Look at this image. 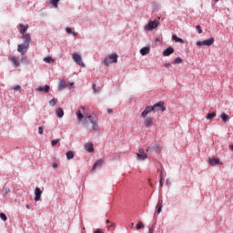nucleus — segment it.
<instances>
[{
  "mask_svg": "<svg viewBox=\"0 0 233 233\" xmlns=\"http://www.w3.org/2000/svg\"><path fill=\"white\" fill-rule=\"evenodd\" d=\"M137 157V159H139L140 161H145V159H147V157H148L147 153H145V149H143V148H140L138 150Z\"/></svg>",
  "mask_w": 233,
  "mask_h": 233,
  "instance_id": "8",
  "label": "nucleus"
},
{
  "mask_svg": "<svg viewBox=\"0 0 233 233\" xmlns=\"http://www.w3.org/2000/svg\"><path fill=\"white\" fill-rule=\"evenodd\" d=\"M56 104H57V99H56V98H53V99H51V100L49 101V105H50L51 106H56Z\"/></svg>",
  "mask_w": 233,
  "mask_h": 233,
  "instance_id": "30",
  "label": "nucleus"
},
{
  "mask_svg": "<svg viewBox=\"0 0 233 233\" xmlns=\"http://www.w3.org/2000/svg\"><path fill=\"white\" fill-rule=\"evenodd\" d=\"M26 30H28V25L20 24V34H22V35H25Z\"/></svg>",
  "mask_w": 233,
  "mask_h": 233,
  "instance_id": "15",
  "label": "nucleus"
},
{
  "mask_svg": "<svg viewBox=\"0 0 233 233\" xmlns=\"http://www.w3.org/2000/svg\"><path fill=\"white\" fill-rule=\"evenodd\" d=\"M43 130H44L43 127H38V134H40V136H42Z\"/></svg>",
  "mask_w": 233,
  "mask_h": 233,
  "instance_id": "38",
  "label": "nucleus"
},
{
  "mask_svg": "<svg viewBox=\"0 0 233 233\" xmlns=\"http://www.w3.org/2000/svg\"><path fill=\"white\" fill-rule=\"evenodd\" d=\"M217 3H218V1H219V0H215Z\"/></svg>",
  "mask_w": 233,
  "mask_h": 233,
  "instance_id": "53",
  "label": "nucleus"
},
{
  "mask_svg": "<svg viewBox=\"0 0 233 233\" xmlns=\"http://www.w3.org/2000/svg\"><path fill=\"white\" fill-rule=\"evenodd\" d=\"M70 86H74V83H71V84H70Z\"/></svg>",
  "mask_w": 233,
  "mask_h": 233,
  "instance_id": "50",
  "label": "nucleus"
},
{
  "mask_svg": "<svg viewBox=\"0 0 233 233\" xmlns=\"http://www.w3.org/2000/svg\"><path fill=\"white\" fill-rule=\"evenodd\" d=\"M0 218L3 221H6V219H8V218H6V215L5 213H0Z\"/></svg>",
  "mask_w": 233,
  "mask_h": 233,
  "instance_id": "33",
  "label": "nucleus"
},
{
  "mask_svg": "<svg viewBox=\"0 0 233 233\" xmlns=\"http://www.w3.org/2000/svg\"><path fill=\"white\" fill-rule=\"evenodd\" d=\"M28 48H30V46H27V44L22 43L17 46V52H19L21 56H25V54L28 52Z\"/></svg>",
  "mask_w": 233,
  "mask_h": 233,
  "instance_id": "6",
  "label": "nucleus"
},
{
  "mask_svg": "<svg viewBox=\"0 0 233 233\" xmlns=\"http://www.w3.org/2000/svg\"><path fill=\"white\" fill-rule=\"evenodd\" d=\"M144 127L147 128H150L152 127V124L154 123V118L152 116L144 117Z\"/></svg>",
  "mask_w": 233,
  "mask_h": 233,
  "instance_id": "9",
  "label": "nucleus"
},
{
  "mask_svg": "<svg viewBox=\"0 0 233 233\" xmlns=\"http://www.w3.org/2000/svg\"><path fill=\"white\" fill-rule=\"evenodd\" d=\"M165 103L164 102H158L153 106H148L146 107V109L141 113L142 117H147L150 112H165L167 110V107H165Z\"/></svg>",
  "mask_w": 233,
  "mask_h": 233,
  "instance_id": "2",
  "label": "nucleus"
},
{
  "mask_svg": "<svg viewBox=\"0 0 233 233\" xmlns=\"http://www.w3.org/2000/svg\"><path fill=\"white\" fill-rule=\"evenodd\" d=\"M56 114L57 116V117H63V116H65V111H63V108L61 107H58L56 110Z\"/></svg>",
  "mask_w": 233,
  "mask_h": 233,
  "instance_id": "20",
  "label": "nucleus"
},
{
  "mask_svg": "<svg viewBox=\"0 0 233 233\" xmlns=\"http://www.w3.org/2000/svg\"><path fill=\"white\" fill-rule=\"evenodd\" d=\"M117 54H111L108 56V57H106L104 59V65L106 66H109V65H112V63H117Z\"/></svg>",
  "mask_w": 233,
  "mask_h": 233,
  "instance_id": "3",
  "label": "nucleus"
},
{
  "mask_svg": "<svg viewBox=\"0 0 233 233\" xmlns=\"http://www.w3.org/2000/svg\"><path fill=\"white\" fill-rule=\"evenodd\" d=\"M157 214H161V210L163 208V200L158 201V203L157 205Z\"/></svg>",
  "mask_w": 233,
  "mask_h": 233,
  "instance_id": "21",
  "label": "nucleus"
},
{
  "mask_svg": "<svg viewBox=\"0 0 233 233\" xmlns=\"http://www.w3.org/2000/svg\"><path fill=\"white\" fill-rule=\"evenodd\" d=\"M229 148H230V150H232V152H233V145H230V146H229Z\"/></svg>",
  "mask_w": 233,
  "mask_h": 233,
  "instance_id": "47",
  "label": "nucleus"
},
{
  "mask_svg": "<svg viewBox=\"0 0 233 233\" xmlns=\"http://www.w3.org/2000/svg\"><path fill=\"white\" fill-rule=\"evenodd\" d=\"M73 60L75 61V63H76V65H79L80 66H83V68H85V63H83L81 55H79V53L73 54Z\"/></svg>",
  "mask_w": 233,
  "mask_h": 233,
  "instance_id": "7",
  "label": "nucleus"
},
{
  "mask_svg": "<svg viewBox=\"0 0 233 233\" xmlns=\"http://www.w3.org/2000/svg\"><path fill=\"white\" fill-rule=\"evenodd\" d=\"M64 88H66V82H65V80H61L58 85V90H64Z\"/></svg>",
  "mask_w": 233,
  "mask_h": 233,
  "instance_id": "22",
  "label": "nucleus"
},
{
  "mask_svg": "<svg viewBox=\"0 0 233 233\" xmlns=\"http://www.w3.org/2000/svg\"><path fill=\"white\" fill-rule=\"evenodd\" d=\"M97 123H98L97 118H96L92 116H87L85 118V127L91 134H94L99 130V124H97Z\"/></svg>",
  "mask_w": 233,
  "mask_h": 233,
  "instance_id": "1",
  "label": "nucleus"
},
{
  "mask_svg": "<svg viewBox=\"0 0 233 233\" xmlns=\"http://www.w3.org/2000/svg\"><path fill=\"white\" fill-rule=\"evenodd\" d=\"M92 88L95 94H99V90H97V88L96 87V84H93Z\"/></svg>",
  "mask_w": 233,
  "mask_h": 233,
  "instance_id": "36",
  "label": "nucleus"
},
{
  "mask_svg": "<svg viewBox=\"0 0 233 233\" xmlns=\"http://www.w3.org/2000/svg\"><path fill=\"white\" fill-rule=\"evenodd\" d=\"M94 233H104L100 228L96 229Z\"/></svg>",
  "mask_w": 233,
  "mask_h": 233,
  "instance_id": "42",
  "label": "nucleus"
},
{
  "mask_svg": "<svg viewBox=\"0 0 233 233\" xmlns=\"http://www.w3.org/2000/svg\"><path fill=\"white\" fill-rule=\"evenodd\" d=\"M85 148L87 152H94V144L87 143L86 144Z\"/></svg>",
  "mask_w": 233,
  "mask_h": 233,
  "instance_id": "18",
  "label": "nucleus"
},
{
  "mask_svg": "<svg viewBox=\"0 0 233 233\" xmlns=\"http://www.w3.org/2000/svg\"><path fill=\"white\" fill-rule=\"evenodd\" d=\"M105 164V160L98 159L93 166V170H96V167H101Z\"/></svg>",
  "mask_w": 233,
  "mask_h": 233,
  "instance_id": "17",
  "label": "nucleus"
},
{
  "mask_svg": "<svg viewBox=\"0 0 233 233\" xmlns=\"http://www.w3.org/2000/svg\"><path fill=\"white\" fill-rule=\"evenodd\" d=\"M172 39H174V41H176V43H181V44L185 43V40H183L180 37H177V35H172Z\"/></svg>",
  "mask_w": 233,
  "mask_h": 233,
  "instance_id": "23",
  "label": "nucleus"
},
{
  "mask_svg": "<svg viewBox=\"0 0 233 233\" xmlns=\"http://www.w3.org/2000/svg\"><path fill=\"white\" fill-rule=\"evenodd\" d=\"M140 228H145V225H143V222H138L137 224V230H140Z\"/></svg>",
  "mask_w": 233,
  "mask_h": 233,
  "instance_id": "31",
  "label": "nucleus"
},
{
  "mask_svg": "<svg viewBox=\"0 0 233 233\" xmlns=\"http://www.w3.org/2000/svg\"><path fill=\"white\" fill-rule=\"evenodd\" d=\"M60 0H51L50 3L53 5V6H57V4L59 3Z\"/></svg>",
  "mask_w": 233,
  "mask_h": 233,
  "instance_id": "34",
  "label": "nucleus"
},
{
  "mask_svg": "<svg viewBox=\"0 0 233 233\" xmlns=\"http://www.w3.org/2000/svg\"><path fill=\"white\" fill-rule=\"evenodd\" d=\"M66 32L67 34H72V28L66 27Z\"/></svg>",
  "mask_w": 233,
  "mask_h": 233,
  "instance_id": "40",
  "label": "nucleus"
},
{
  "mask_svg": "<svg viewBox=\"0 0 233 233\" xmlns=\"http://www.w3.org/2000/svg\"><path fill=\"white\" fill-rule=\"evenodd\" d=\"M216 116H217L216 112H213V113H208L206 117L207 119H214Z\"/></svg>",
  "mask_w": 233,
  "mask_h": 233,
  "instance_id": "28",
  "label": "nucleus"
},
{
  "mask_svg": "<svg viewBox=\"0 0 233 233\" xmlns=\"http://www.w3.org/2000/svg\"><path fill=\"white\" fill-rule=\"evenodd\" d=\"M44 61L46 62V63H54V58H52V56H46V57H45L44 58Z\"/></svg>",
  "mask_w": 233,
  "mask_h": 233,
  "instance_id": "29",
  "label": "nucleus"
},
{
  "mask_svg": "<svg viewBox=\"0 0 233 233\" xmlns=\"http://www.w3.org/2000/svg\"><path fill=\"white\" fill-rule=\"evenodd\" d=\"M159 183H160V187H163V177H160V181H159Z\"/></svg>",
  "mask_w": 233,
  "mask_h": 233,
  "instance_id": "41",
  "label": "nucleus"
},
{
  "mask_svg": "<svg viewBox=\"0 0 233 233\" xmlns=\"http://www.w3.org/2000/svg\"><path fill=\"white\" fill-rule=\"evenodd\" d=\"M71 34H72V35H74V37H76V35H77V33H76V32H72Z\"/></svg>",
  "mask_w": 233,
  "mask_h": 233,
  "instance_id": "45",
  "label": "nucleus"
},
{
  "mask_svg": "<svg viewBox=\"0 0 233 233\" xmlns=\"http://www.w3.org/2000/svg\"><path fill=\"white\" fill-rule=\"evenodd\" d=\"M106 223H110V220H106Z\"/></svg>",
  "mask_w": 233,
  "mask_h": 233,
  "instance_id": "51",
  "label": "nucleus"
},
{
  "mask_svg": "<svg viewBox=\"0 0 233 233\" xmlns=\"http://www.w3.org/2000/svg\"><path fill=\"white\" fill-rule=\"evenodd\" d=\"M53 168H57V163L53 164Z\"/></svg>",
  "mask_w": 233,
  "mask_h": 233,
  "instance_id": "46",
  "label": "nucleus"
},
{
  "mask_svg": "<svg viewBox=\"0 0 233 233\" xmlns=\"http://www.w3.org/2000/svg\"><path fill=\"white\" fill-rule=\"evenodd\" d=\"M131 228H134V223L131 224Z\"/></svg>",
  "mask_w": 233,
  "mask_h": 233,
  "instance_id": "49",
  "label": "nucleus"
},
{
  "mask_svg": "<svg viewBox=\"0 0 233 233\" xmlns=\"http://www.w3.org/2000/svg\"><path fill=\"white\" fill-rule=\"evenodd\" d=\"M49 91H50V86L48 85H46L45 87L39 86L38 88H36V92H45L46 94H48Z\"/></svg>",
  "mask_w": 233,
  "mask_h": 233,
  "instance_id": "14",
  "label": "nucleus"
},
{
  "mask_svg": "<svg viewBox=\"0 0 233 233\" xmlns=\"http://www.w3.org/2000/svg\"><path fill=\"white\" fill-rule=\"evenodd\" d=\"M171 54H174V49L173 47L169 46L163 51L162 56H164V57H167V56H170Z\"/></svg>",
  "mask_w": 233,
  "mask_h": 233,
  "instance_id": "13",
  "label": "nucleus"
},
{
  "mask_svg": "<svg viewBox=\"0 0 233 233\" xmlns=\"http://www.w3.org/2000/svg\"><path fill=\"white\" fill-rule=\"evenodd\" d=\"M220 117L222 121H224V123H227V121H228V115H227L226 113H222Z\"/></svg>",
  "mask_w": 233,
  "mask_h": 233,
  "instance_id": "27",
  "label": "nucleus"
},
{
  "mask_svg": "<svg viewBox=\"0 0 233 233\" xmlns=\"http://www.w3.org/2000/svg\"><path fill=\"white\" fill-rule=\"evenodd\" d=\"M41 196H43V191H41V188L35 187V201H40Z\"/></svg>",
  "mask_w": 233,
  "mask_h": 233,
  "instance_id": "11",
  "label": "nucleus"
},
{
  "mask_svg": "<svg viewBox=\"0 0 233 233\" xmlns=\"http://www.w3.org/2000/svg\"><path fill=\"white\" fill-rule=\"evenodd\" d=\"M112 112H114V110H112L111 108L107 109V114H112Z\"/></svg>",
  "mask_w": 233,
  "mask_h": 233,
  "instance_id": "44",
  "label": "nucleus"
},
{
  "mask_svg": "<svg viewBox=\"0 0 233 233\" xmlns=\"http://www.w3.org/2000/svg\"><path fill=\"white\" fill-rule=\"evenodd\" d=\"M140 54L141 56H148V54H150V47H142L140 49Z\"/></svg>",
  "mask_w": 233,
  "mask_h": 233,
  "instance_id": "16",
  "label": "nucleus"
},
{
  "mask_svg": "<svg viewBox=\"0 0 233 233\" xmlns=\"http://www.w3.org/2000/svg\"><path fill=\"white\" fill-rule=\"evenodd\" d=\"M212 45H214V37L197 42V46H212Z\"/></svg>",
  "mask_w": 233,
  "mask_h": 233,
  "instance_id": "5",
  "label": "nucleus"
},
{
  "mask_svg": "<svg viewBox=\"0 0 233 233\" xmlns=\"http://www.w3.org/2000/svg\"><path fill=\"white\" fill-rule=\"evenodd\" d=\"M76 117L78 119V121H83V117H85V116L83 115V113H81L80 110L76 111Z\"/></svg>",
  "mask_w": 233,
  "mask_h": 233,
  "instance_id": "25",
  "label": "nucleus"
},
{
  "mask_svg": "<svg viewBox=\"0 0 233 233\" xmlns=\"http://www.w3.org/2000/svg\"><path fill=\"white\" fill-rule=\"evenodd\" d=\"M60 141H61L60 138H57V139H56V140H53V141L51 142L52 147H56V146L57 145V143H60Z\"/></svg>",
  "mask_w": 233,
  "mask_h": 233,
  "instance_id": "32",
  "label": "nucleus"
},
{
  "mask_svg": "<svg viewBox=\"0 0 233 233\" xmlns=\"http://www.w3.org/2000/svg\"><path fill=\"white\" fill-rule=\"evenodd\" d=\"M26 208H28V210H30V206H29V205H26Z\"/></svg>",
  "mask_w": 233,
  "mask_h": 233,
  "instance_id": "48",
  "label": "nucleus"
},
{
  "mask_svg": "<svg viewBox=\"0 0 233 233\" xmlns=\"http://www.w3.org/2000/svg\"><path fill=\"white\" fill-rule=\"evenodd\" d=\"M164 66H165V68H168V67H170V63H167V64H165V65H164Z\"/></svg>",
  "mask_w": 233,
  "mask_h": 233,
  "instance_id": "43",
  "label": "nucleus"
},
{
  "mask_svg": "<svg viewBox=\"0 0 233 233\" xmlns=\"http://www.w3.org/2000/svg\"><path fill=\"white\" fill-rule=\"evenodd\" d=\"M148 150H150L149 148L147 149V152H148Z\"/></svg>",
  "mask_w": 233,
  "mask_h": 233,
  "instance_id": "52",
  "label": "nucleus"
},
{
  "mask_svg": "<svg viewBox=\"0 0 233 233\" xmlns=\"http://www.w3.org/2000/svg\"><path fill=\"white\" fill-rule=\"evenodd\" d=\"M9 61L13 62V65L15 66H19L20 62H19V57L15 56H9Z\"/></svg>",
  "mask_w": 233,
  "mask_h": 233,
  "instance_id": "12",
  "label": "nucleus"
},
{
  "mask_svg": "<svg viewBox=\"0 0 233 233\" xmlns=\"http://www.w3.org/2000/svg\"><path fill=\"white\" fill-rule=\"evenodd\" d=\"M22 39H23V43L25 45H27L30 46V43L32 41V36L30 35V34H25L22 35Z\"/></svg>",
  "mask_w": 233,
  "mask_h": 233,
  "instance_id": "10",
  "label": "nucleus"
},
{
  "mask_svg": "<svg viewBox=\"0 0 233 233\" xmlns=\"http://www.w3.org/2000/svg\"><path fill=\"white\" fill-rule=\"evenodd\" d=\"M82 109L85 110V108L82 106Z\"/></svg>",
  "mask_w": 233,
  "mask_h": 233,
  "instance_id": "54",
  "label": "nucleus"
},
{
  "mask_svg": "<svg viewBox=\"0 0 233 233\" xmlns=\"http://www.w3.org/2000/svg\"><path fill=\"white\" fill-rule=\"evenodd\" d=\"M66 159H68V160L74 159V156H75L74 151L66 152Z\"/></svg>",
  "mask_w": 233,
  "mask_h": 233,
  "instance_id": "24",
  "label": "nucleus"
},
{
  "mask_svg": "<svg viewBox=\"0 0 233 233\" xmlns=\"http://www.w3.org/2000/svg\"><path fill=\"white\" fill-rule=\"evenodd\" d=\"M159 26V21L154 20L149 21L147 25H146L145 29L147 30V32H152L154 28H157Z\"/></svg>",
  "mask_w": 233,
  "mask_h": 233,
  "instance_id": "4",
  "label": "nucleus"
},
{
  "mask_svg": "<svg viewBox=\"0 0 233 233\" xmlns=\"http://www.w3.org/2000/svg\"><path fill=\"white\" fill-rule=\"evenodd\" d=\"M181 63H183V58L179 56L173 61V65H181Z\"/></svg>",
  "mask_w": 233,
  "mask_h": 233,
  "instance_id": "26",
  "label": "nucleus"
},
{
  "mask_svg": "<svg viewBox=\"0 0 233 233\" xmlns=\"http://www.w3.org/2000/svg\"><path fill=\"white\" fill-rule=\"evenodd\" d=\"M209 165H211L212 167L219 165V158H209Z\"/></svg>",
  "mask_w": 233,
  "mask_h": 233,
  "instance_id": "19",
  "label": "nucleus"
},
{
  "mask_svg": "<svg viewBox=\"0 0 233 233\" xmlns=\"http://www.w3.org/2000/svg\"><path fill=\"white\" fill-rule=\"evenodd\" d=\"M112 227H113V228H116V224L113 223L110 226H107V230H110V228H112Z\"/></svg>",
  "mask_w": 233,
  "mask_h": 233,
  "instance_id": "39",
  "label": "nucleus"
},
{
  "mask_svg": "<svg viewBox=\"0 0 233 233\" xmlns=\"http://www.w3.org/2000/svg\"><path fill=\"white\" fill-rule=\"evenodd\" d=\"M13 90H15V92H17L19 90H21V86H15L13 87Z\"/></svg>",
  "mask_w": 233,
  "mask_h": 233,
  "instance_id": "37",
  "label": "nucleus"
},
{
  "mask_svg": "<svg viewBox=\"0 0 233 233\" xmlns=\"http://www.w3.org/2000/svg\"><path fill=\"white\" fill-rule=\"evenodd\" d=\"M196 29L198 30V34H203V29H201V25H197Z\"/></svg>",
  "mask_w": 233,
  "mask_h": 233,
  "instance_id": "35",
  "label": "nucleus"
}]
</instances>
